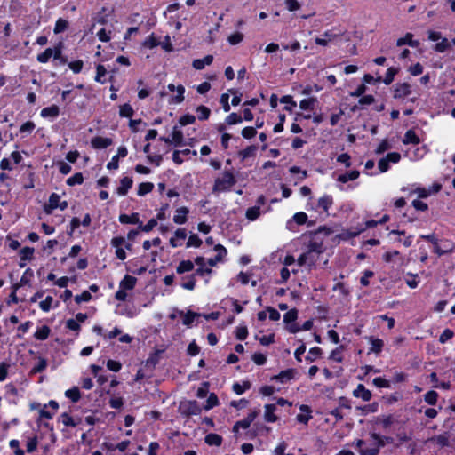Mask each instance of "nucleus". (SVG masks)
I'll return each instance as SVG.
<instances>
[{"label": "nucleus", "instance_id": "4468645a", "mask_svg": "<svg viewBox=\"0 0 455 455\" xmlns=\"http://www.w3.org/2000/svg\"><path fill=\"white\" fill-rule=\"evenodd\" d=\"M189 209L187 206H181L176 209L173 216V222L178 225L185 224L188 221Z\"/></svg>", "mask_w": 455, "mask_h": 455}, {"label": "nucleus", "instance_id": "58836bf2", "mask_svg": "<svg viewBox=\"0 0 455 455\" xmlns=\"http://www.w3.org/2000/svg\"><path fill=\"white\" fill-rule=\"evenodd\" d=\"M316 102H317V99L315 97L303 99L299 102V108L302 110L313 111L315 109V105Z\"/></svg>", "mask_w": 455, "mask_h": 455}, {"label": "nucleus", "instance_id": "774afa93", "mask_svg": "<svg viewBox=\"0 0 455 455\" xmlns=\"http://www.w3.org/2000/svg\"><path fill=\"white\" fill-rule=\"evenodd\" d=\"M142 44L147 48L153 49L159 44V41L154 34H151L144 40Z\"/></svg>", "mask_w": 455, "mask_h": 455}, {"label": "nucleus", "instance_id": "680f3d73", "mask_svg": "<svg viewBox=\"0 0 455 455\" xmlns=\"http://www.w3.org/2000/svg\"><path fill=\"white\" fill-rule=\"evenodd\" d=\"M107 70L105 67L101 64H98L96 67V76H95V81L100 84L106 83V79L103 77L106 76Z\"/></svg>", "mask_w": 455, "mask_h": 455}, {"label": "nucleus", "instance_id": "09e8293b", "mask_svg": "<svg viewBox=\"0 0 455 455\" xmlns=\"http://www.w3.org/2000/svg\"><path fill=\"white\" fill-rule=\"evenodd\" d=\"M134 114L132 107L129 103H124L119 108V116L121 117L131 118Z\"/></svg>", "mask_w": 455, "mask_h": 455}, {"label": "nucleus", "instance_id": "cd10ccee", "mask_svg": "<svg viewBox=\"0 0 455 455\" xmlns=\"http://www.w3.org/2000/svg\"><path fill=\"white\" fill-rule=\"evenodd\" d=\"M60 115V108L57 105H52L50 107L44 108L40 116L44 118L52 117L55 118Z\"/></svg>", "mask_w": 455, "mask_h": 455}, {"label": "nucleus", "instance_id": "8fccbe9b", "mask_svg": "<svg viewBox=\"0 0 455 455\" xmlns=\"http://www.w3.org/2000/svg\"><path fill=\"white\" fill-rule=\"evenodd\" d=\"M84 182V176L82 172H76L71 177L68 178L66 180V184L69 187H73L75 185H81Z\"/></svg>", "mask_w": 455, "mask_h": 455}, {"label": "nucleus", "instance_id": "c9c22d12", "mask_svg": "<svg viewBox=\"0 0 455 455\" xmlns=\"http://www.w3.org/2000/svg\"><path fill=\"white\" fill-rule=\"evenodd\" d=\"M251 387V383L249 380L243 381L242 384L235 382L232 386V390L238 395H243L246 390Z\"/></svg>", "mask_w": 455, "mask_h": 455}, {"label": "nucleus", "instance_id": "0e129e2a", "mask_svg": "<svg viewBox=\"0 0 455 455\" xmlns=\"http://www.w3.org/2000/svg\"><path fill=\"white\" fill-rule=\"evenodd\" d=\"M243 117L237 113H231L225 118V123L228 125H235L242 123Z\"/></svg>", "mask_w": 455, "mask_h": 455}, {"label": "nucleus", "instance_id": "052dcab7", "mask_svg": "<svg viewBox=\"0 0 455 455\" xmlns=\"http://www.w3.org/2000/svg\"><path fill=\"white\" fill-rule=\"evenodd\" d=\"M336 30L337 29L335 28H332L331 29H328L323 32V36L330 42L337 37L341 36L344 34V32L341 30H338V31H336Z\"/></svg>", "mask_w": 455, "mask_h": 455}, {"label": "nucleus", "instance_id": "c85d7f7f", "mask_svg": "<svg viewBox=\"0 0 455 455\" xmlns=\"http://www.w3.org/2000/svg\"><path fill=\"white\" fill-rule=\"evenodd\" d=\"M258 147L256 145H250L245 148L240 150L238 152V156L242 162L249 157H252L255 156Z\"/></svg>", "mask_w": 455, "mask_h": 455}, {"label": "nucleus", "instance_id": "49530a36", "mask_svg": "<svg viewBox=\"0 0 455 455\" xmlns=\"http://www.w3.org/2000/svg\"><path fill=\"white\" fill-rule=\"evenodd\" d=\"M154 189V184L152 182H142L139 184L137 194L140 196H143L150 193Z\"/></svg>", "mask_w": 455, "mask_h": 455}, {"label": "nucleus", "instance_id": "b1692460", "mask_svg": "<svg viewBox=\"0 0 455 455\" xmlns=\"http://www.w3.org/2000/svg\"><path fill=\"white\" fill-rule=\"evenodd\" d=\"M369 341L371 342V347H370L368 354L374 353L379 355L381 353L384 347V341L381 339L371 336L369 338Z\"/></svg>", "mask_w": 455, "mask_h": 455}, {"label": "nucleus", "instance_id": "e433bc0d", "mask_svg": "<svg viewBox=\"0 0 455 455\" xmlns=\"http://www.w3.org/2000/svg\"><path fill=\"white\" fill-rule=\"evenodd\" d=\"M222 436L218 435V434H215V433H210L208 435H206L205 438H204V442L205 443H207L208 445L210 446H220L221 443H222Z\"/></svg>", "mask_w": 455, "mask_h": 455}, {"label": "nucleus", "instance_id": "bf43d9fd", "mask_svg": "<svg viewBox=\"0 0 455 455\" xmlns=\"http://www.w3.org/2000/svg\"><path fill=\"white\" fill-rule=\"evenodd\" d=\"M344 349L345 347L343 345L336 347L331 351L329 358L337 363H341L343 361V356L341 355V353Z\"/></svg>", "mask_w": 455, "mask_h": 455}, {"label": "nucleus", "instance_id": "4d7b16f0", "mask_svg": "<svg viewBox=\"0 0 455 455\" xmlns=\"http://www.w3.org/2000/svg\"><path fill=\"white\" fill-rule=\"evenodd\" d=\"M259 215H260L259 206L249 207L245 212L246 218L251 221L256 220Z\"/></svg>", "mask_w": 455, "mask_h": 455}, {"label": "nucleus", "instance_id": "c756f323", "mask_svg": "<svg viewBox=\"0 0 455 455\" xmlns=\"http://www.w3.org/2000/svg\"><path fill=\"white\" fill-rule=\"evenodd\" d=\"M51 334V328L48 325H43L36 331L34 338L36 340L44 341L49 338Z\"/></svg>", "mask_w": 455, "mask_h": 455}, {"label": "nucleus", "instance_id": "9b49d317", "mask_svg": "<svg viewBox=\"0 0 455 455\" xmlns=\"http://www.w3.org/2000/svg\"><path fill=\"white\" fill-rule=\"evenodd\" d=\"M214 251H217V254L207 260L210 267H215L217 263L222 261L223 258L228 254V250L220 243L214 246Z\"/></svg>", "mask_w": 455, "mask_h": 455}, {"label": "nucleus", "instance_id": "dca6fc26", "mask_svg": "<svg viewBox=\"0 0 455 455\" xmlns=\"http://www.w3.org/2000/svg\"><path fill=\"white\" fill-rule=\"evenodd\" d=\"M299 410L304 413H299L296 416V420L299 423L307 425L308 421L312 419V410L311 407L307 404H302L299 406Z\"/></svg>", "mask_w": 455, "mask_h": 455}, {"label": "nucleus", "instance_id": "0eeeda50", "mask_svg": "<svg viewBox=\"0 0 455 455\" xmlns=\"http://www.w3.org/2000/svg\"><path fill=\"white\" fill-rule=\"evenodd\" d=\"M164 351V349H155L153 352H151L146 361L142 363L144 368L147 371L153 372V371L156 369V366L159 363L161 355Z\"/></svg>", "mask_w": 455, "mask_h": 455}, {"label": "nucleus", "instance_id": "5701e85b", "mask_svg": "<svg viewBox=\"0 0 455 455\" xmlns=\"http://www.w3.org/2000/svg\"><path fill=\"white\" fill-rule=\"evenodd\" d=\"M275 404L269 403L265 405L264 419L267 422L275 423L277 421L278 417L275 414Z\"/></svg>", "mask_w": 455, "mask_h": 455}, {"label": "nucleus", "instance_id": "13d9d810", "mask_svg": "<svg viewBox=\"0 0 455 455\" xmlns=\"http://www.w3.org/2000/svg\"><path fill=\"white\" fill-rule=\"evenodd\" d=\"M323 350L319 347H314L309 349L308 355L306 356V361L314 362L317 357L321 356Z\"/></svg>", "mask_w": 455, "mask_h": 455}, {"label": "nucleus", "instance_id": "e2e57ef3", "mask_svg": "<svg viewBox=\"0 0 455 455\" xmlns=\"http://www.w3.org/2000/svg\"><path fill=\"white\" fill-rule=\"evenodd\" d=\"M297 318H298V310L296 308H292L283 315V322L286 324L294 323L297 320Z\"/></svg>", "mask_w": 455, "mask_h": 455}, {"label": "nucleus", "instance_id": "20e7f679", "mask_svg": "<svg viewBox=\"0 0 455 455\" xmlns=\"http://www.w3.org/2000/svg\"><path fill=\"white\" fill-rule=\"evenodd\" d=\"M180 410L181 415L187 418H189L191 416H197L202 412V407L196 400L181 402L180 405Z\"/></svg>", "mask_w": 455, "mask_h": 455}, {"label": "nucleus", "instance_id": "473e14b6", "mask_svg": "<svg viewBox=\"0 0 455 455\" xmlns=\"http://www.w3.org/2000/svg\"><path fill=\"white\" fill-rule=\"evenodd\" d=\"M179 314L183 316L182 323L186 326H190L196 317L201 316V314L195 313L191 310H188L186 314H184L183 311H180Z\"/></svg>", "mask_w": 455, "mask_h": 455}, {"label": "nucleus", "instance_id": "3c124183", "mask_svg": "<svg viewBox=\"0 0 455 455\" xmlns=\"http://www.w3.org/2000/svg\"><path fill=\"white\" fill-rule=\"evenodd\" d=\"M220 403L219 398L215 393H211L206 400V404L204 406L205 411H209Z\"/></svg>", "mask_w": 455, "mask_h": 455}, {"label": "nucleus", "instance_id": "c03bdc74", "mask_svg": "<svg viewBox=\"0 0 455 455\" xmlns=\"http://www.w3.org/2000/svg\"><path fill=\"white\" fill-rule=\"evenodd\" d=\"M34 251H35V250L32 247H28V246L23 247L20 251V260L21 261H30V260H32L33 259Z\"/></svg>", "mask_w": 455, "mask_h": 455}, {"label": "nucleus", "instance_id": "f03ea898", "mask_svg": "<svg viewBox=\"0 0 455 455\" xmlns=\"http://www.w3.org/2000/svg\"><path fill=\"white\" fill-rule=\"evenodd\" d=\"M371 437L376 441L374 446L366 449H361L360 455H379L381 447H384L386 441L390 443L391 437H384L377 433H371Z\"/></svg>", "mask_w": 455, "mask_h": 455}, {"label": "nucleus", "instance_id": "412c9836", "mask_svg": "<svg viewBox=\"0 0 455 455\" xmlns=\"http://www.w3.org/2000/svg\"><path fill=\"white\" fill-rule=\"evenodd\" d=\"M137 283V278L130 275H125L124 278L119 283V287L125 291H131L133 290Z\"/></svg>", "mask_w": 455, "mask_h": 455}, {"label": "nucleus", "instance_id": "5fc2aeb1", "mask_svg": "<svg viewBox=\"0 0 455 455\" xmlns=\"http://www.w3.org/2000/svg\"><path fill=\"white\" fill-rule=\"evenodd\" d=\"M438 393L435 390H429L424 395V401L429 405H435L438 400Z\"/></svg>", "mask_w": 455, "mask_h": 455}, {"label": "nucleus", "instance_id": "864d4df0", "mask_svg": "<svg viewBox=\"0 0 455 455\" xmlns=\"http://www.w3.org/2000/svg\"><path fill=\"white\" fill-rule=\"evenodd\" d=\"M405 283L410 288L415 289L419 285V278L417 274L408 272L406 274Z\"/></svg>", "mask_w": 455, "mask_h": 455}, {"label": "nucleus", "instance_id": "72a5a7b5", "mask_svg": "<svg viewBox=\"0 0 455 455\" xmlns=\"http://www.w3.org/2000/svg\"><path fill=\"white\" fill-rule=\"evenodd\" d=\"M360 175L359 171L353 170L338 176L337 180L341 183H347L349 180H356Z\"/></svg>", "mask_w": 455, "mask_h": 455}, {"label": "nucleus", "instance_id": "de8ad7c7", "mask_svg": "<svg viewBox=\"0 0 455 455\" xmlns=\"http://www.w3.org/2000/svg\"><path fill=\"white\" fill-rule=\"evenodd\" d=\"M196 111L197 113V118L200 121L207 120L210 117L211 110L206 106L200 105L196 108Z\"/></svg>", "mask_w": 455, "mask_h": 455}, {"label": "nucleus", "instance_id": "338daca9", "mask_svg": "<svg viewBox=\"0 0 455 455\" xmlns=\"http://www.w3.org/2000/svg\"><path fill=\"white\" fill-rule=\"evenodd\" d=\"M52 57V48H46L43 52L37 54L36 60L40 63H47Z\"/></svg>", "mask_w": 455, "mask_h": 455}, {"label": "nucleus", "instance_id": "39448f33", "mask_svg": "<svg viewBox=\"0 0 455 455\" xmlns=\"http://www.w3.org/2000/svg\"><path fill=\"white\" fill-rule=\"evenodd\" d=\"M334 200L331 195L324 194L321 196L315 206L312 207L315 212L319 213H325L326 216H329V209L333 205Z\"/></svg>", "mask_w": 455, "mask_h": 455}, {"label": "nucleus", "instance_id": "9d476101", "mask_svg": "<svg viewBox=\"0 0 455 455\" xmlns=\"http://www.w3.org/2000/svg\"><path fill=\"white\" fill-rule=\"evenodd\" d=\"M110 244L116 248L115 254L116 258L120 260H124L126 259V252L122 248L123 244H124V238L123 236H115L111 239Z\"/></svg>", "mask_w": 455, "mask_h": 455}, {"label": "nucleus", "instance_id": "a878e982", "mask_svg": "<svg viewBox=\"0 0 455 455\" xmlns=\"http://www.w3.org/2000/svg\"><path fill=\"white\" fill-rule=\"evenodd\" d=\"M213 61L212 55H206L203 59H196L192 62V67L196 70H201L205 68V66L211 65Z\"/></svg>", "mask_w": 455, "mask_h": 455}, {"label": "nucleus", "instance_id": "bb28decb", "mask_svg": "<svg viewBox=\"0 0 455 455\" xmlns=\"http://www.w3.org/2000/svg\"><path fill=\"white\" fill-rule=\"evenodd\" d=\"M119 221L122 224H139L140 221V214L138 212H132L131 215L122 213L119 215Z\"/></svg>", "mask_w": 455, "mask_h": 455}, {"label": "nucleus", "instance_id": "4be33fe9", "mask_svg": "<svg viewBox=\"0 0 455 455\" xmlns=\"http://www.w3.org/2000/svg\"><path fill=\"white\" fill-rule=\"evenodd\" d=\"M132 179L130 177H124L120 180V186L116 189V193L119 196H125L129 189L132 187Z\"/></svg>", "mask_w": 455, "mask_h": 455}, {"label": "nucleus", "instance_id": "ea45409f", "mask_svg": "<svg viewBox=\"0 0 455 455\" xmlns=\"http://www.w3.org/2000/svg\"><path fill=\"white\" fill-rule=\"evenodd\" d=\"M177 95L172 97L169 100L170 104H180L184 101L185 87L182 84H179L176 88Z\"/></svg>", "mask_w": 455, "mask_h": 455}, {"label": "nucleus", "instance_id": "6e6552de", "mask_svg": "<svg viewBox=\"0 0 455 455\" xmlns=\"http://www.w3.org/2000/svg\"><path fill=\"white\" fill-rule=\"evenodd\" d=\"M161 140L165 143L173 144L175 147H181L184 145V136L182 131L177 126H173L172 132V139L161 137Z\"/></svg>", "mask_w": 455, "mask_h": 455}, {"label": "nucleus", "instance_id": "393cba45", "mask_svg": "<svg viewBox=\"0 0 455 455\" xmlns=\"http://www.w3.org/2000/svg\"><path fill=\"white\" fill-rule=\"evenodd\" d=\"M403 143L404 145H408V144L419 145L420 143V139L416 134L414 130L410 129V130L406 131V132L403 138Z\"/></svg>", "mask_w": 455, "mask_h": 455}, {"label": "nucleus", "instance_id": "2eb2a0df", "mask_svg": "<svg viewBox=\"0 0 455 455\" xmlns=\"http://www.w3.org/2000/svg\"><path fill=\"white\" fill-rule=\"evenodd\" d=\"M113 144V140L110 138H105L101 136H95L91 140V145L95 149L107 148Z\"/></svg>", "mask_w": 455, "mask_h": 455}, {"label": "nucleus", "instance_id": "ddd939ff", "mask_svg": "<svg viewBox=\"0 0 455 455\" xmlns=\"http://www.w3.org/2000/svg\"><path fill=\"white\" fill-rule=\"evenodd\" d=\"M194 263L198 266V267L194 272L196 276H204L212 273V269L211 267H204L205 260L204 257L197 256L194 259Z\"/></svg>", "mask_w": 455, "mask_h": 455}, {"label": "nucleus", "instance_id": "7c9ffc66", "mask_svg": "<svg viewBox=\"0 0 455 455\" xmlns=\"http://www.w3.org/2000/svg\"><path fill=\"white\" fill-rule=\"evenodd\" d=\"M196 275L193 273L182 277L183 282L180 283V286L185 290L193 291L196 283Z\"/></svg>", "mask_w": 455, "mask_h": 455}, {"label": "nucleus", "instance_id": "37998d69", "mask_svg": "<svg viewBox=\"0 0 455 455\" xmlns=\"http://www.w3.org/2000/svg\"><path fill=\"white\" fill-rule=\"evenodd\" d=\"M65 395L70 399L72 403H77L81 398V393L77 387L66 390Z\"/></svg>", "mask_w": 455, "mask_h": 455}, {"label": "nucleus", "instance_id": "4c0bfd02", "mask_svg": "<svg viewBox=\"0 0 455 455\" xmlns=\"http://www.w3.org/2000/svg\"><path fill=\"white\" fill-rule=\"evenodd\" d=\"M58 422H61L65 427H75L78 425V422L76 421L73 417L69 415L68 412H63L58 418Z\"/></svg>", "mask_w": 455, "mask_h": 455}, {"label": "nucleus", "instance_id": "423d86ee", "mask_svg": "<svg viewBox=\"0 0 455 455\" xmlns=\"http://www.w3.org/2000/svg\"><path fill=\"white\" fill-rule=\"evenodd\" d=\"M411 93V85L409 83H397L394 85L393 98L395 100H404Z\"/></svg>", "mask_w": 455, "mask_h": 455}, {"label": "nucleus", "instance_id": "f704fd0d", "mask_svg": "<svg viewBox=\"0 0 455 455\" xmlns=\"http://www.w3.org/2000/svg\"><path fill=\"white\" fill-rule=\"evenodd\" d=\"M60 196L56 193H52L49 196L48 204L45 206L44 211L51 213L52 210L58 208Z\"/></svg>", "mask_w": 455, "mask_h": 455}, {"label": "nucleus", "instance_id": "7ed1b4c3", "mask_svg": "<svg viewBox=\"0 0 455 455\" xmlns=\"http://www.w3.org/2000/svg\"><path fill=\"white\" fill-rule=\"evenodd\" d=\"M321 255L322 254L320 253H314L306 250L305 252L301 253L297 259V264L299 267L306 266L308 268V270L315 269L316 268L317 261L319 260Z\"/></svg>", "mask_w": 455, "mask_h": 455}, {"label": "nucleus", "instance_id": "79ce46f5", "mask_svg": "<svg viewBox=\"0 0 455 455\" xmlns=\"http://www.w3.org/2000/svg\"><path fill=\"white\" fill-rule=\"evenodd\" d=\"M395 422V419L393 415H383L381 417H378L376 419V423H380L384 429L389 428Z\"/></svg>", "mask_w": 455, "mask_h": 455}, {"label": "nucleus", "instance_id": "f8f14e48", "mask_svg": "<svg viewBox=\"0 0 455 455\" xmlns=\"http://www.w3.org/2000/svg\"><path fill=\"white\" fill-rule=\"evenodd\" d=\"M114 12L113 9L109 10L108 8L103 6L101 9L97 12L96 16L93 17L94 23L92 26L91 30L95 26V23H99L100 25H106L108 23V17Z\"/></svg>", "mask_w": 455, "mask_h": 455}, {"label": "nucleus", "instance_id": "603ef678", "mask_svg": "<svg viewBox=\"0 0 455 455\" xmlns=\"http://www.w3.org/2000/svg\"><path fill=\"white\" fill-rule=\"evenodd\" d=\"M68 27V21L63 18H59L56 22L53 28L54 34H60L64 32Z\"/></svg>", "mask_w": 455, "mask_h": 455}, {"label": "nucleus", "instance_id": "f3484780", "mask_svg": "<svg viewBox=\"0 0 455 455\" xmlns=\"http://www.w3.org/2000/svg\"><path fill=\"white\" fill-rule=\"evenodd\" d=\"M353 395L357 398H362L364 402H369L371 399V392L365 387L363 384H358L356 388L353 391Z\"/></svg>", "mask_w": 455, "mask_h": 455}, {"label": "nucleus", "instance_id": "a211bd4d", "mask_svg": "<svg viewBox=\"0 0 455 455\" xmlns=\"http://www.w3.org/2000/svg\"><path fill=\"white\" fill-rule=\"evenodd\" d=\"M403 45H409L411 47L416 48L419 45V41L414 40L413 35L408 32L403 37H400L396 41V46L401 47Z\"/></svg>", "mask_w": 455, "mask_h": 455}, {"label": "nucleus", "instance_id": "f257e3e1", "mask_svg": "<svg viewBox=\"0 0 455 455\" xmlns=\"http://www.w3.org/2000/svg\"><path fill=\"white\" fill-rule=\"evenodd\" d=\"M235 183L236 179L232 170H226L222 173V177L215 179L212 192L220 193L229 191Z\"/></svg>", "mask_w": 455, "mask_h": 455}, {"label": "nucleus", "instance_id": "6e6d98bb", "mask_svg": "<svg viewBox=\"0 0 455 455\" xmlns=\"http://www.w3.org/2000/svg\"><path fill=\"white\" fill-rule=\"evenodd\" d=\"M281 103L286 104L284 106L283 110L288 112H292L293 107L296 106V102L293 100L292 96L291 95H284L280 99Z\"/></svg>", "mask_w": 455, "mask_h": 455}, {"label": "nucleus", "instance_id": "aec40b11", "mask_svg": "<svg viewBox=\"0 0 455 455\" xmlns=\"http://www.w3.org/2000/svg\"><path fill=\"white\" fill-rule=\"evenodd\" d=\"M306 250L310 252L323 254L325 251V247L323 241L313 238L308 242Z\"/></svg>", "mask_w": 455, "mask_h": 455}, {"label": "nucleus", "instance_id": "2f4dec72", "mask_svg": "<svg viewBox=\"0 0 455 455\" xmlns=\"http://www.w3.org/2000/svg\"><path fill=\"white\" fill-rule=\"evenodd\" d=\"M195 263L189 259L181 260L176 267V273L182 275L194 269Z\"/></svg>", "mask_w": 455, "mask_h": 455}, {"label": "nucleus", "instance_id": "a19ab883", "mask_svg": "<svg viewBox=\"0 0 455 455\" xmlns=\"http://www.w3.org/2000/svg\"><path fill=\"white\" fill-rule=\"evenodd\" d=\"M399 72V68L395 67H390L387 69L386 76L381 81L389 85L392 84V82L395 79V75H397Z\"/></svg>", "mask_w": 455, "mask_h": 455}, {"label": "nucleus", "instance_id": "1a4fd4ad", "mask_svg": "<svg viewBox=\"0 0 455 455\" xmlns=\"http://www.w3.org/2000/svg\"><path fill=\"white\" fill-rule=\"evenodd\" d=\"M297 371L293 368L286 369L280 371L278 374L270 378L271 381H275L281 384H287L295 378Z\"/></svg>", "mask_w": 455, "mask_h": 455}, {"label": "nucleus", "instance_id": "69168bd1", "mask_svg": "<svg viewBox=\"0 0 455 455\" xmlns=\"http://www.w3.org/2000/svg\"><path fill=\"white\" fill-rule=\"evenodd\" d=\"M202 243L203 242L197 235L191 234L188 239L187 247L199 248L202 245Z\"/></svg>", "mask_w": 455, "mask_h": 455}, {"label": "nucleus", "instance_id": "a18cd8bd", "mask_svg": "<svg viewBox=\"0 0 455 455\" xmlns=\"http://www.w3.org/2000/svg\"><path fill=\"white\" fill-rule=\"evenodd\" d=\"M421 239L428 242V243H433L434 245L436 246L435 248V252L439 255V256H442L445 253L444 251H442L438 246H437V243H438V239L436 238L435 235V234H430V235H421L420 236Z\"/></svg>", "mask_w": 455, "mask_h": 455}, {"label": "nucleus", "instance_id": "6ab92c4d", "mask_svg": "<svg viewBox=\"0 0 455 455\" xmlns=\"http://www.w3.org/2000/svg\"><path fill=\"white\" fill-rule=\"evenodd\" d=\"M187 237V231H186V228H179L175 233H174V236L173 237H171L169 243H170V245L172 247V248H177L179 246H181V243H180L178 240H185Z\"/></svg>", "mask_w": 455, "mask_h": 455}]
</instances>
